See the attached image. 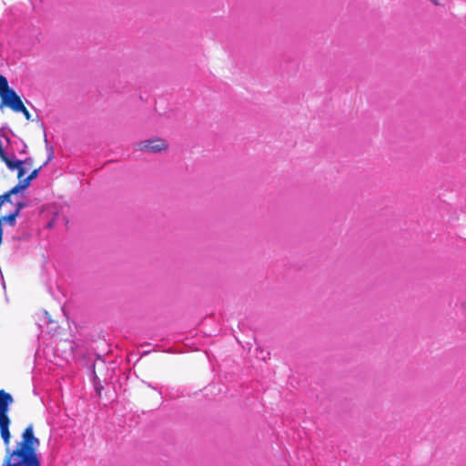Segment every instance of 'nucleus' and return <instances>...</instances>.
<instances>
[{
	"label": "nucleus",
	"mask_w": 466,
	"mask_h": 466,
	"mask_svg": "<svg viewBox=\"0 0 466 466\" xmlns=\"http://www.w3.org/2000/svg\"><path fill=\"white\" fill-rule=\"evenodd\" d=\"M10 440L3 441L6 455L2 466H41L36 452L40 441L34 434L33 425L25 428L14 449L10 448Z\"/></svg>",
	"instance_id": "f257e3e1"
},
{
	"label": "nucleus",
	"mask_w": 466,
	"mask_h": 466,
	"mask_svg": "<svg viewBox=\"0 0 466 466\" xmlns=\"http://www.w3.org/2000/svg\"><path fill=\"white\" fill-rule=\"evenodd\" d=\"M0 108L4 106L10 107L13 111L22 110L23 102L15 91L9 87L6 77L0 75Z\"/></svg>",
	"instance_id": "f03ea898"
},
{
	"label": "nucleus",
	"mask_w": 466,
	"mask_h": 466,
	"mask_svg": "<svg viewBox=\"0 0 466 466\" xmlns=\"http://www.w3.org/2000/svg\"><path fill=\"white\" fill-rule=\"evenodd\" d=\"M13 397L4 390H0V434L3 441L11 439L9 431L10 419L8 417L9 407L13 403Z\"/></svg>",
	"instance_id": "7ed1b4c3"
},
{
	"label": "nucleus",
	"mask_w": 466,
	"mask_h": 466,
	"mask_svg": "<svg viewBox=\"0 0 466 466\" xmlns=\"http://www.w3.org/2000/svg\"><path fill=\"white\" fill-rule=\"evenodd\" d=\"M167 147V142L164 139L154 138L142 141L139 144V148L144 151L157 153L165 150Z\"/></svg>",
	"instance_id": "20e7f679"
},
{
	"label": "nucleus",
	"mask_w": 466,
	"mask_h": 466,
	"mask_svg": "<svg viewBox=\"0 0 466 466\" xmlns=\"http://www.w3.org/2000/svg\"><path fill=\"white\" fill-rule=\"evenodd\" d=\"M19 215L15 213V211L11 212L10 214L3 217L2 220L9 224L10 226L14 227L15 225L16 218Z\"/></svg>",
	"instance_id": "39448f33"
},
{
	"label": "nucleus",
	"mask_w": 466,
	"mask_h": 466,
	"mask_svg": "<svg viewBox=\"0 0 466 466\" xmlns=\"http://www.w3.org/2000/svg\"><path fill=\"white\" fill-rule=\"evenodd\" d=\"M41 168H42V167L33 170L27 177L23 179V181L25 182V186L29 187L31 181L37 177Z\"/></svg>",
	"instance_id": "423d86ee"
},
{
	"label": "nucleus",
	"mask_w": 466,
	"mask_h": 466,
	"mask_svg": "<svg viewBox=\"0 0 466 466\" xmlns=\"http://www.w3.org/2000/svg\"><path fill=\"white\" fill-rule=\"evenodd\" d=\"M27 186H25V182L22 180L19 184L11 188L8 192L10 196L17 194L19 191L27 188Z\"/></svg>",
	"instance_id": "0eeeda50"
},
{
	"label": "nucleus",
	"mask_w": 466,
	"mask_h": 466,
	"mask_svg": "<svg viewBox=\"0 0 466 466\" xmlns=\"http://www.w3.org/2000/svg\"><path fill=\"white\" fill-rule=\"evenodd\" d=\"M16 161H20L22 163V167L25 168L31 167L33 166L34 160L31 157H26L25 159H17Z\"/></svg>",
	"instance_id": "6e6552de"
},
{
	"label": "nucleus",
	"mask_w": 466,
	"mask_h": 466,
	"mask_svg": "<svg viewBox=\"0 0 466 466\" xmlns=\"http://www.w3.org/2000/svg\"><path fill=\"white\" fill-rule=\"evenodd\" d=\"M26 207V204L25 202H17L15 204V212L17 213L18 215H20V212L23 208H25Z\"/></svg>",
	"instance_id": "1a4fd4ad"
},
{
	"label": "nucleus",
	"mask_w": 466,
	"mask_h": 466,
	"mask_svg": "<svg viewBox=\"0 0 466 466\" xmlns=\"http://www.w3.org/2000/svg\"><path fill=\"white\" fill-rule=\"evenodd\" d=\"M11 196L8 194V192L3 194L0 196V201L4 204L5 202H10Z\"/></svg>",
	"instance_id": "9d476101"
},
{
	"label": "nucleus",
	"mask_w": 466,
	"mask_h": 466,
	"mask_svg": "<svg viewBox=\"0 0 466 466\" xmlns=\"http://www.w3.org/2000/svg\"><path fill=\"white\" fill-rule=\"evenodd\" d=\"M17 113H23V115L25 116L26 119H30L31 115L29 111L25 108V106L23 105L22 110H17Z\"/></svg>",
	"instance_id": "9b49d317"
},
{
	"label": "nucleus",
	"mask_w": 466,
	"mask_h": 466,
	"mask_svg": "<svg viewBox=\"0 0 466 466\" xmlns=\"http://www.w3.org/2000/svg\"><path fill=\"white\" fill-rule=\"evenodd\" d=\"M434 5H439V0H431Z\"/></svg>",
	"instance_id": "f8f14e48"
},
{
	"label": "nucleus",
	"mask_w": 466,
	"mask_h": 466,
	"mask_svg": "<svg viewBox=\"0 0 466 466\" xmlns=\"http://www.w3.org/2000/svg\"><path fill=\"white\" fill-rule=\"evenodd\" d=\"M53 157V155L51 154L49 157H48V160H51Z\"/></svg>",
	"instance_id": "ddd939ff"
}]
</instances>
